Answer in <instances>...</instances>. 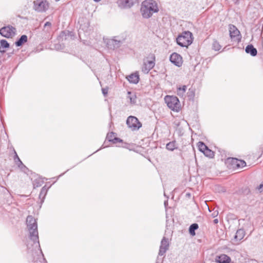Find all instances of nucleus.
<instances>
[{
  "label": "nucleus",
  "instance_id": "obj_10",
  "mask_svg": "<svg viewBox=\"0 0 263 263\" xmlns=\"http://www.w3.org/2000/svg\"><path fill=\"white\" fill-rule=\"evenodd\" d=\"M169 248V242L168 238L163 237L161 241V245L159 247L158 255L159 256H163L165 254L166 252Z\"/></svg>",
  "mask_w": 263,
  "mask_h": 263
},
{
  "label": "nucleus",
  "instance_id": "obj_38",
  "mask_svg": "<svg viewBox=\"0 0 263 263\" xmlns=\"http://www.w3.org/2000/svg\"><path fill=\"white\" fill-rule=\"evenodd\" d=\"M185 196L186 198H190L191 197V194L189 192H186Z\"/></svg>",
  "mask_w": 263,
  "mask_h": 263
},
{
  "label": "nucleus",
  "instance_id": "obj_3",
  "mask_svg": "<svg viewBox=\"0 0 263 263\" xmlns=\"http://www.w3.org/2000/svg\"><path fill=\"white\" fill-rule=\"evenodd\" d=\"M192 36V33L189 31L183 32L176 39L177 44L182 47H187L193 43Z\"/></svg>",
  "mask_w": 263,
  "mask_h": 263
},
{
  "label": "nucleus",
  "instance_id": "obj_18",
  "mask_svg": "<svg viewBox=\"0 0 263 263\" xmlns=\"http://www.w3.org/2000/svg\"><path fill=\"white\" fill-rule=\"evenodd\" d=\"M247 53L250 54L252 57H255L257 54V49L252 45H248L245 49Z\"/></svg>",
  "mask_w": 263,
  "mask_h": 263
},
{
  "label": "nucleus",
  "instance_id": "obj_31",
  "mask_svg": "<svg viewBox=\"0 0 263 263\" xmlns=\"http://www.w3.org/2000/svg\"><path fill=\"white\" fill-rule=\"evenodd\" d=\"M128 94L130 95L128 97L130 99V103L132 104H135L136 103L137 97L135 95H132L131 92L128 91Z\"/></svg>",
  "mask_w": 263,
  "mask_h": 263
},
{
  "label": "nucleus",
  "instance_id": "obj_7",
  "mask_svg": "<svg viewBox=\"0 0 263 263\" xmlns=\"http://www.w3.org/2000/svg\"><path fill=\"white\" fill-rule=\"evenodd\" d=\"M230 36L233 41L239 43L241 41V35L240 31L234 25H229Z\"/></svg>",
  "mask_w": 263,
  "mask_h": 263
},
{
  "label": "nucleus",
  "instance_id": "obj_33",
  "mask_svg": "<svg viewBox=\"0 0 263 263\" xmlns=\"http://www.w3.org/2000/svg\"><path fill=\"white\" fill-rule=\"evenodd\" d=\"M115 134V133L114 132H111L107 134V135L106 136V139L108 140L109 142H112V141H113L114 138H115L114 137Z\"/></svg>",
  "mask_w": 263,
  "mask_h": 263
},
{
  "label": "nucleus",
  "instance_id": "obj_21",
  "mask_svg": "<svg viewBox=\"0 0 263 263\" xmlns=\"http://www.w3.org/2000/svg\"><path fill=\"white\" fill-rule=\"evenodd\" d=\"M27 36L26 35H22L19 39H18L15 42V44L17 47H20L22 46L24 43L27 42Z\"/></svg>",
  "mask_w": 263,
  "mask_h": 263
},
{
  "label": "nucleus",
  "instance_id": "obj_22",
  "mask_svg": "<svg viewBox=\"0 0 263 263\" xmlns=\"http://www.w3.org/2000/svg\"><path fill=\"white\" fill-rule=\"evenodd\" d=\"M166 148L170 151H173L174 149H177L178 146L176 143V141L174 140L167 143L166 145Z\"/></svg>",
  "mask_w": 263,
  "mask_h": 263
},
{
  "label": "nucleus",
  "instance_id": "obj_19",
  "mask_svg": "<svg viewBox=\"0 0 263 263\" xmlns=\"http://www.w3.org/2000/svg\"><path fill=\"white\" fill-rule=\"evenodd\" d=\"M74 34L73 32L68 30H64L61 32L60 36L63 39L67 40L69 37L71 39H74Z\"/></svg>",
  "mask_w": 263,
  "mask_h": 263
},
{
  "label": "nucleus",
  "instance_id": "obj_2",
  "mask_svg": "<svg viewBox=\"0 0 263 263\" xmlns=\"http://www.w3.org/2000/svg\"><path fill=\"white\" fill-rule=\"evenodd\" d=\"M159 9L157 4L153 0H146L142 4L141 11L143 17L148 18L155 12H157Z\"/></svg>",
  "mask_w": 263,
  "mask_h": 263
},
{
  "label": "nucleus",
  "instance_id": "obj_30",
  "mask_svg": "<svg viewBox=\"0 0 263 263\" xmlns=\"http://www.w3.org/2000/svg\"><path fill=\"white\" fill-rule=\"evenodd\" d=\"M43 182H44V181L43 180H41V179H35L33 182V185L34 188L42 186Z\"/></svg>",
  "mask_w": 263,
  "mask_h": 263
},
{
  "label": "nucleus",
  "instance_id": "obj_37",
  "mask_svg": "<svg viewBox=\"0 0 263 263\" xmlns=\"http://www.w3.org/2000/svg\"><path fill=\"white\" fill-rule=\"evenodd\" d=\"M258 190H263V183H261L259 186L257 187Z\"/></svg>",
  "mask_w": 263,
  "mask_h": 263
},
{
  "label": "nucleus",
  "instance_id": "obj_15",
  "mask_svg": "<svg viewBox=\"0 0 263 263\" xmlns=\"http://www.w3.org/2000/svg\"><path fill=\"white\" fill-rule=\"evenodd\" d=\"M246 235V232L243 229H239L236 231L234 237V241L236 242L241 240Z\"/></svg>",
  "mask_w": 263,
  "mask_h": 263
},
{
  "label": "nucleus",
  "instance_id": "obj_36",
  "mask_svg": "<svg viewBox=\"0 0 263 263\" xmlns=\"http://www.w3.org/2000/svg\"><path fill=\"white\" fill-rule=\"evenodd\" d=\"M102 93L104 96L107 95L108 93V88H104L102 89Z\"/></svg>",
  "mask_w": 263,
  "mask_h": 263
},
{
  "label": "nucleus",
  "instance_id": "obj_5",
  "mask_svg": "<svg viewBox=\"0 0 263 263\" xmlns=\"http://www.w3.org/2000/svg\"><path fill=\"white\" fill-rule=\"evenodd\" d=\"M164 100L167 106L172 110L178 111L180 109V104L178 98L174 96H166Z\"/></svg>",
  "mask_w": 263,
  "mask_h": 263
},
{
  "label": "nucleus",
  "instance_id": "obj_14",
  "mask_svg": "<svg viewBox=\"0 0 263 263\" xmlns=\"http://www.w3.org/2000/svg\"><path fill=\"white\" fill-rule=\"evenodd\" d=\"M231 260V258L224 254L217 256L215 258V261L217 263H230Z\"/></svg>",
  "mask_w": 263,
  "mask_h": 263
},
{
  "label": "nucleus",
  "instance_id": "obj_20",
  "mask_svg": "<svg viewBox=\"0 0 263 263\" xmlns=\"http://www.w3.org/2000/svg\"><path fill=\"white\" fill-rule=\"evenodd\" d=\"M14 151V161L15 164L18 166V167L22 168L23 167H25V166L24 165L22 161L20 160V158L18 157L16 151L13 149Z\"/></svg>",
  "mask_w": 263,
  "mask_h": 263
},
{
  "label": "nucleus",
  "instance_id": "obj_9",
  "mask_svg": "<svg viewBox=\"0 0 263 263\" xmlns=\"http://www.w3.org/2000/svg\"><path fill=\"white\" fill-rule=\"evenodd\" d=\"M34 8L38 12L45 11L48 8V3L45 0H36L34 2Z\"/></svg>",
  "mask_w": 263,
  "mask_h": 263
},
{
  "label": "nucleus",
  "instance_id": "obj_29",
  "mask_svg": "<svg viewBox=\"0 0 263 263\" xmlns=\"http://www.w3.org/2000/svg\"><path fill=\"white\" fill-rule=\"evenodd\" d=\"M199 150L203 153L205 149L208 147V146L203 142H199L197 144Z\"/></svg>",
  "mask_w": 263,
  "mask_h": 263
},
{
  "label": "nucleus",
  "instance_id": "obj_35",
  "mask_svg": "<svg viewBox=\"0 0 263 263\" xmlns=\"http://www.w3.org/2000/svg\"><path fill=\"white\" fill-rule=\"evenodd\" d=\"M249 193L250 190L247 187H245L244 189H242V193L247 195Z\"/></svg>",
  "mask_w": 263,
  "mask_h": 263
},
{
  "label": "nucleus",
  "instance_id": "obj_6",
  "mask_svg": "<svg viewBox=\"0 0 263 263\" xmlns=\"http://www.w3.org/2000/svg\"><path fill=\"white\" fill-rule=\"evenodd\" d=\"M126 122L128 127L132 130H137L142 127V123L135 116H129Z\"/></svg>",
  "mask_w": 263,
  "mask_h": 263
},
{
  "label": "nucleus",
  "instance_id": "obj_26",
  "mask_svg": "<svg viewBox=\"0 0 263 263\" xmlns=\"http://www.w3.org/2000/svg\"><path fill=\"white\" fill-rule=\"evenodd\" d=\"M187 95L189 100H193L195 97V89L193 88H190L189 89Z\"/></svg>",
  "mask_w": 263,
  "mask_h": 263
},
{
  "label": "nucleus",
  "instance_id": "obj_23",
  "mask_svg": "<svg viewBox=\"0 0 263 263\" xmlns=\"http://www.w3.org/2000/svg\"><path fill=\"white\" fill-rule=\"evenodd\" d=\"M48 187H46V185L44 186L40 192L39 194V198L41 199V203L44 202V199L45 198L46 195L47 193Z\"/></svg>",
  "mask_w": 263,
  "mask_h": 263
},
{
  "label": "nucleus",
  "instance_id": "obj_8",
  "mask_svg": "<svg viewBox=\"0 0 263 263\" xmlns=\"http://www.w3.org/2000/svg\"><path fill=\"white\" fill-rule=\"evenodd\" d=\"M15 28L10 25L4 26L0 29V34L6 38L11 37L15 35Z\"/></svg>",
  "mask_w": 263,
  "mask_h": 263
},
{
  "label": "nucleus",
  "instance_id": "obj_41",
  "mask_svg": "<svg viewBox=\"0 0 263 263\" xmlns=\"http://www.w3.org/2000/svg\"><path fill=\"white\" fill-rule=\"evenodd\" d=\"M95 2H100L101 0H93Z\"/></svg>",
  "mask_w": 263,
  "mask_h": 263
},
{
  "label": "nucleus",
  "instance_id": "obj_39",
  "mask_svg": "<svg viewBox=\"0 0 263 263\" xmlns=\"http://www.w3.org/2000/svg\"><path fill=\"white\" fill-rule=\"evenodd\" d=\"M213 222L214 224H217L218 223V219H215L214 220H213Z\"/></svg>",
  "mask_w": 263,
  "mask_h": 263
},
{
  "label": "nucleus",
  "instance_id": "obj_43",
  "mask_svg": "<svg viewBox=\"0 0 263 263\" xmlns=\"http://www.w3.org/2000/svg\"><path fill=\"white\" fill-rule=\"evenodd\" d=\"M56 2H58L60 0H55Z\"/></svg>",
  "mask_w": 263,
  "mask_h": 263
},
{
  "label": "nucleus",
  "instance_id": "obj_32",
  "mask_svg": "<svg viewBox=\"0 0 263 263\" xmlns=\"http://www.w3.org/2000/svg\"><path fill=\"white\" fill-rule=\"evenodd\" d=\"M213 49L215 51H219L221 48V46L219 44V42L217 41H214L213 43Z\"/></svg>",
  "mask_w": 263,
  "mask_h": 263
},
{
  "label": "nucleus",
  "instance_id": "obj_28",
  "mask_svg": "<svg viewBox=\"0 0 263 263\" xmlns=\"http://www.w3.org/2000/svg\"><path fill=\"white\" fill-rule=\"evenodd\" d=\"M204 155L209 158H213L214 156V152L210 149L208 147L205 149V151L203 152Z\"/></svg>",
  "mask_w": 263,
  "mask_h": 263
},
{
  "label": "nucleus",
  "instance_id": "obj_4",
  "mask_svg": "<svg viewBox=\"0 0 263 263\" xmlns=\"http://www.w3.org/2000/svg\"><path fill=\"white\" fill-rule=\"evenodd\" d=\"M225 163L229 169L235 170L246 166V162L244 160L235 158H228L226 160Z\"/></svg>",
  "mask_w": 263,
  "mask_h": 263
},
{
  "label": "nucleus",
  "instance_id": "obj_16",
  "mask_svg": "<svg viewBox=\"0 0 263 263\" xmlns=\"http://www.w3.org/2000/svg\"><path fill=\"white\" fill-rule=\"evenodd\" d=\"M107 45L108 48L114 50L121 46V42L115 39H111L108 41Z\"/></svg>",
  "mask_w": 263,
  "mask_h": 263
},
{
  "label": "nucleus",
  "instance_id": "obj_13",
  "mask_svg": "<svg viewBox=\"0 0 263 263\" xmlns=\"http://www.w3.org/2000/svg\"><path fill=\"white\" fill-rule=\"evenodd\" d=\"M134 3V0H118V5L121 8H130Z\"/></svg>",
  "mask_w": 263,
  "mask_h": 263
},
{
  "label": "nucleus",
  "instance_id": "obj_1",
  "mask_svg": "<svg viewBox=\"0 0 263 263\" xmlns=\"http://www.w3.org/2000/svg\"><path fill=\"white\" fill-rule=\"evenodd\" d=\"M26 224L29 233V238L34 243H37L40 247L37 224L36 219L32 216L29 215L26 218Z\"/></svg>",
  "mask_w": 263,
  "mask_h": 263
},
{
  "label": "nucleus",
  "instance_id": "obj_34",
  "mask_svg": "<svg viewBox=\"0 0 263 263\" xmlns=\"http://www.w3.org/2000/svg\"><path fill=\"white\" fill-rule=\"evenodd\" d=\"M118 142L122 143V142H123V140L122 139H121L120 138H117V137L114 138V139H113V141H112V143L113 144H116Z\"/></svg>",
  "mask_w": 263,
  "mask_h": 263
},
{
  "label": "nucleus",
  "instance_id": "obj_25",
  "mask_svg": "<svg viewBox=\"0 0 263 263\" xmlns=\"http://www.w3.org/2000/svg\"><path fill=\"white\" fill-rule=\"evenodd\" d=\"M51 23L49 22H47L44 25L43 31L48 33H50L51 29Z\"/></svg>",
  "mask_w": 263,
  "mask_h": 263
},
{
  "label": "nucleus",
  "instance_id": "obj_40",
  "mask_svg": "<svg viewBox=\"0 0 263 263\" xmlns=\"http://www.w3.org/2000/svg\"><path fill=\"white\" fill-rule=\"evenodd\" d=\"M167 201H165V202H164V205H165V206H166V205H167Z\"/></svg>",
  "mask_w": 263,
  "mask_h": 263
},
{
  "label": "nucleus",
  "instance_id": "obj_12",
  "mask_svg": "<svg viewBox=\"0 0 263 263\" xmlns=\"http://www.w3.org/2000/svg\"><path fill=\"white\" fill-rule=\"evenodd\" d=\"M170 60L172 63L178 67H180L182 64V57L176 52L173 53L170 55Z\"/></svg>",
  "mask_w": 263,
  "mask_h": 263
},
{
  "label": "nucleus",
  "instance_id": "obj_24",
  "mask_svg": "<svg viewBox=\"0 0 263 263\" xmlns=\"http://www.w3.org/2000/svg\"><path fill=\"white\" fill-rule=\"evenodd\" d=\"M199 228L198 224L196 223L192 224L189 229V232L190 235L194 236L196 235L195 231L197 230Z\"/></svg>",
  "mask_w": 263,
  "mask_h": 263
},
{
  "label": "nucleus",
  "instance_id": "obj_11",
  "mask_svg": "<svg viewBox=\"0 0 263 263\" xmlns=\"http://www.w3.org/2000/svg\"><path fill=\"white\" fill-rule=\"evenodd\" d=\"M153 60L148 61L146 62H144L142 67V71L145 73H148V72L155 66V57L153 55Z\"/></svg>",
  "mask_w": 263,
  "mask_h": 263
},
{
  "label": "nucleus",
  "instance_id": "obj_17",
  "mask_svg": "<svg viewBox=\"0 0 263 263\" xmlns=\"http://www.w3.org/2000/svg\"><path fill=\"white\" fill-rule=\"evenodd\" d=\"M126 78L129 83L135 84H137L140 80L139 76L137 72L130 74Z\"/></svg>",
  "mask_w": 263,
  "mask_h": 263
},
{
  "label": "nucleus",
  "instance_id": "obj_27",
  "mask_svg": "<svg viewBox=\"0 0 263 263\" xmlns=\"http://www.w3.org/2000/svg\"><path fill=\"white\" fill-rule=\"evenodd\" d=\"M186 90V86L183 85L177 88V94L179 96H183Z\"/></svg>",
  "mask_w": 263,
  "mask_h": 263
},
{
  "label": "nucleus",
  "instance_id": "obj_42",
  "mask_svg": "<svg viewBox=\"0 0 263 263\" xmlns=\"http://www.w3.org/2000/svg\"><path fill=\"white\" fill-rule=\"evenodd\" d=\"M1 64H2V62H1V61L0 60V65H1Z\"/></svg>",
  "mask_w": 263,
  "mask_h": 263
}]
</instances>
